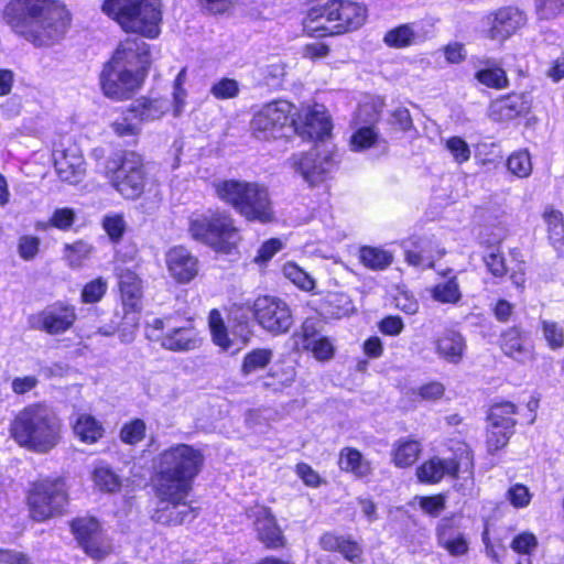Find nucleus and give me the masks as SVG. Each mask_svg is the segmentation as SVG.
<instances>
[{"label":"nucleus","instance_id":"bb28decb","mask_svg":"<svg viewBox=\"0 0 564 564\" xmlns=\"http://www.w3.org/2000/svg\"><path fill=\"white\" fill-rule=\"evenodd\" d=\"M254 530L258 540L267 547L276 549L284 545V536L269 509L261 507L254 511Z\"/></svg>","mask_w":564,"mask_h":564},{"label":"nucleus","instance_id":"6e6552de","mask_svg":"<svg viewBox=\"0 0 564 564\" xmlns=\"http://www.w3.org/2000/svg\"><path fill=\"white\" fill-rule=\"evenodd\" d=\"M289 164L310 187H315L335 171L338 164L337 149L333 142L315 144L310 151L293 154Z\"/></svg>","mask_w":564,"mask_h":564},{"label":"nucleus","instance_id":"a19ab883","mask_svg":"<svg viewBox=\"0 0 564 564\" xmlns=\"http://www.w3.org/2000/svg\"><path fill=\"white\" fill-rule=\"evenodd\" d=\"M273 358V351L268 348L253 349L248 352L241 366V372L248 376L254 371L265 368Z\"/></svg>","mask_w":564,"mask_h":564},{"label":"nucleus","instance_id":"2eb2a0df","mask_svg":"<svg viewBox=\"0 0 564 564\" xmlns=\"http://www.w3.org/2000/svg\"><path fill=\"white\" fill-rule=\"evenodd\" d=\"M77 318L73 305L63 302H55L42 311L29 317V325L32 329L44 332L48 335L64 334L73 327Z\"/></svg>","mask_w":564,"mask_h":564},{"label":"nucleus","instance_id":"864d4df0","mask_svg":"<svg viewBox=\"0 0 564 564\" xmlns=\"http://www.w3.org/2000/svg\"><path fill=\"white\" fill-rule=\"evenodd\" d=\"M94 479L96 485L101 489L109 492L116 491L120 488L121 481L110 468L101 467L95 470Z\"/></svg>","mask_w":564,"mask_h":564},{"label":"nucleus","instance_id":"c85d7f7f","mask_svg":"<svg viewBox=\"0 0 564 564\" xmlns=\"http://www.w3.org/2000/svg\"><path fill=\"white\" fill-rule=\"evenodd\" d=\"M340 34L356 30L366 19V8L348 0H330Z\"/></svg>","mask_w":564,"mask_h":564},{"label":"nucleus","instance_id":"09e8293b","mask_svg":"<svg viewBox=\"0 0 564 564\" xmlns=\"http://www.w3.org/2000/svg\"><path fill=\"white\" fill-rule=\"evenodd\" d=\"M539 20H553L564 14V0H534Z\"/></svg>","mask_w":564,"mask_h":564},{"label":"nucleus","instance_id":"a18cd8bd","mask_svg":"<svg viewBox=\"0 0 564 564\" xmlns=\"http://www.w3.org/2000/svg\"><path fill=\"white\" fill-rule=\"evenodd\" d=\"M208 324L212 332L213 340L223 349H228L231 346V340L228 337L227 328L224 324L220 313L213 310L208 316Z\"/></svg>","mask_w":564,"mask_h":564},{"label":"nucleus","instance_id":"5701e85b","mask_svg":"<svg viewBox=\"0 0 564 564\" xmlns=\"http://www.w3.org/2000/svg\"><path fill=\"white\" fill-rule=\"evenodd\" d=\"M54 165L58 177L63 182L78 184L85 176V160L76 145L55 151Z\"/></svg>","mask_w":564,"mask_h":564},{"label":"nucleus","instance_id":"338daca9","mask_svg":"<svg viewBox=\"0 0 564 564\" xmlns=\"http://www.w3.org/2000/svg\"><path fill=\"white\" fill-rule=\"evenodd\" d=\"M390 124L402 131H409L413 127L410 111L404 107L395 109L391 113Z\"/></svg>","mask_w":564,"mask_h":564},{"label":"nucleus","instance_id":"603ef678","mask_svg":"<svg viewBox=\"0 0 564 564\" xmlns=\"http://www.w3.org/2000/svg\"><path fill=\"white\" fill-rule=\"evenodd\" d=\"M304 348L310 350L319 361L329 360L334 357V345L329 338L325 336H322L312 343L304 344Z\"/></svg>","mask_w":564,"mask_h":564},{"label":"nucleus","instance_id":"c03bdc74","mask_svg":"<svg viewBox=\"0 0 564 564\" xmlns=\"http://www.w3.org/2000/svg\"><path fill=\"white\" fill-rule=\"evenodd\" d=\"M508 171L513 175L525 178L532 173L530 153L525 150L512 153L507 160Z\"/></svg>","mask_w":564,"mask_h":564},{"label":"nucleus","instance_id":"6e6d98bb","mask_svg":"<svg viewBox=\"0 0 564 564\" xmlns=\"http://www.w3.org/2000/svg\"><path fill=\"white\" fill-rule=\"evenodd\" d=\"M107 291V282L102 278H97L88 282L82 292L84 303H96L102 299Z\"/></svg>","mask_w":564,"mask_h":564},{"label":"nucleus","instance_id":"4468645a","mask_svg":"<svg viewBox=\"0 0 564 564\" xmlns=\"http://www.w3.org/2000/svg\"><path fill=\"white\" fill-rule=\"evenodd\" d=\"M99 79L104 95L116 101L131 98L143 84L140 75L111 62L104 66Z\"/></svg>","mask_w":564,"mask_h":564},{"label":"nucleus","instance_id":"dca6fc26","mask_svg":"<svg viewBox=\"0 0 564 564\" xmlns=\"http://www.w3.org/2000/svg\"><path fill=\"white\" fill-rule=\"evenodd\" d=\"M109 62L128 68L144 80L150 67L149 45L141 37H128L120 42Z\"/></svg>","mask_w":564,"mask_h":564},{"label":"nucleus","instance_id":"ea45409f","mask_svg":"<svg viewBox=\"0 0 564 564\" xmlns=\"http://www.w3.org/2000/svg\"><path fill=\"white\" fill-rule=\"evenodd\" d=\"M416 33L411 24H402L386 33L384 43L394 48L411 46L416 42Z\"/></svg>","mask_w":564,"mask_h":564},{"label":"nucleus","instance_id":"393cba45","mask_svg":"<svg viewBox=\"0 0 564 564\" xmlns=\"http://www.w3.org/2000/svg\"><path fill=\"white\" fill-rule=\"evenodd\" d=\"M170 274L180 283L192 281L198 273V261L184 247H175L166 254Z\"/></svg>","mask_w":564,"mask_h":564},{"label":"nucleus","instance_id":"473e14b6","mask_svg":"<svg viewBox=\"0 0 564 564\" xmlns=\"http://www.w3.org/2000/svg\"><path fill=\"white\" fill-rule=\"evenodd\" d=\"M338 465L341 470L351 473L358 478L367 477L371 473L370 463L359 451L351 447L340 451Z\"/></svg>","mask_w":564,"mask_h":564},{"label":"nucleus","instance_id":"a211bd4d","mask_svg":"<svg viewBox=\"0 0 564 564\" xmlns=\"http://www.w3.org/2000/svg\"><path fill=\"white\" fill-rule=\"evenodd\" d=\"M380 117L375 105L365 104L359 106L354 122L357 130L350 138V145L355 151H362L371 148L378 140V132L375 124Z\"/></svg>","mask_w":564,"mask_h":564},{"label":"nucleus","instance_id":"e2e57ef3","mask_svg":"<svg viewBox=\"0 0 564 564\" xmlns=\"http://www.w3.org/2000/svg\"><path fill=\"white\" fill-rule=\"evenodd\" d=\"M508 500L516 508L527 507L531 501V494L527 486L516 484L509 488L507 494Z\"/></svg>","mask_w":564,"mask_h":564},{"label":"nucleus","instance_id":"de8ad7c7","mask_svg":"<svg viewBox=\"0 0 564 564\" xmlns=\"http://www.w3.org/2000/svg\"><path fill=\"white\" fill-rule=\"evenodd\" d=\"M541 327L543 337L552 350H557L564 347V329L558 323L543 319L541 322Z\"/></svg>","mask_w":564,"mask_h":564},{"label":"nucleus","instance_id":"aec40b11","mask_svg":"<svg viewBox=\"0 0 564 564\" xmlns=\"http://www.w3.org/2000/svg\"><path fill=\"white\" fill-rule=\"evenodd\" d=\"M188 495L176 497H159L164 506L159 507L152 514V519L165 525H181L196 517L195 509L186 503Z\"/></svg>","mask_w":564,"mask_h":564},{"label":"nucleus","instance_id":"0e129e2a","mask_svg":"<svg viewBox=\"0 0 564 564\" xmlns=\"http://www.w3.org/2000/svg\"><path fill=\"white\" fill-rule=\"evenodd\" d=\"M75 220V213L70 208H57L51 219L50 223L52 226L65 230L68 229Z\"/></svg>","mask_w":564,"mask_h":564},{"label":"nucleus","instance_id":"7ed1b4c3","mask_svg":"<svg viewBox=\"0 0 564 564\" xmlns=\"http://www.w3.org/2000/svg\"><path fill=\"white\" fill-rule=\"evenodd\" d=\"M203 453L188 444H175L155 459L154 487L158 497L188 495L204 465Z\"/></svg>","mask_w":564,"mask_h":564},{"label":"nucleus","instance_id":"a878e982","mask_svg":"<svg viewBox=\"0 0 564 564\" xmlns=\"http://www.w3.org/2000/svg\"><path fill=\"white\" fill-rule=\"evenodd\" d=\"M436 355L448 364L458 365L463 361L467 344L457 330L446 329L434 341Z\"/></svg>","mask_w":564,"mask_h":564},{"label":"nucleus","instance_id":"4c0bfd02","mask_svg":"<svg viewBox=\"0 0 564 564\" xmlns=\"http://www.w3.org/2000/svg\"><path fill=\"white\" fill-rule=\"evenodd\" d=\"M359 259L368 269L380 271L391 265L393 256L384 249L365 246L359 250Z\"/></svg>","mask_w":564,"mask_h":564},{"label":"nucleus","instance_id":"2f4dec72","mask_svg":"<svg viewBox=\"0 0 564 564\" xmlns=\"http://www.w3.org/2000/svg\"><path fill=\"white\" fill-rule=\"evenodd\" d=\"M166 101L159 98L141 97L137 99L129 108V113L133 118L142 121H153L160 119L166 111Z\"/></svg>","mask_w":564,"mask_h":564},{"label":"nucleus","instance_id":"b1692460","mask_svg":"<svg viewBox=\"0 0 564 564\" xmlns=\"http://www.w3.org/2000/svg\"><path fill=\"white\" fill-rule=\"evenodd\" d=\"M294 124V131L303 139L312 140L315 144L332 142V121L324 109H314L305 116L301 124Z\"/></svg>","mask_w":564,"mask_h":564},{"label":"nucleus","instance_id":"4be33fe9","mask_svg":"<svg viewBox=\"0 0 564 564\" xmlns=\"http://www.w3.org/2000/svg\"><path fill=\"white\" fill-rule=\"evenodd\" d=\"M305 32L315 37L340 34L330 0L312 7L303 21Z\"/></svg>","mask_w":564,"mask_h":564},{"label":"nucleus","instance_id":"0eeeda50","mask_svg":"<svg viewBox=\"0 0 564 564\" xmlns=\"http://www.w3.org/2000/svg\"><path fill=\"white\" fill-rule=\"evenodd\" d=\"M26 502L30 517L36 522L63 516L68 503L65 482L59 478H45L33 482Z\"/></svg>","mask_w":564,"mask_h":564},{"label":"nucleus","instance_id":"f257e3e1","mask_svg":"<svg viewBox=\"0 0 564 564\" xmlns=\"http://www.w3.org/2000/svg\"><path fill=\"white\" fill-rule=\"evenodd\" d=\"M3 21L35 47L58 44L70 28L72 15L61 0H10Z\"/></svg>","mask_w":564,"mask_h":564},{"label":"nucleus","instance_id":"7c9ffc66","mask_svg":"<svg viewBox=\"0 0 564 564\" xmlns=\"http://www.w3.org/2000/svg\"><path fill=\"white\" fill-rule=\"evenodd\" d=\"M480 63L482 67L475 73V78L479 84L497 90L509 86L506 70L495 58H486Z\"/></svg>","mask_w":564,"mask_h":564},{"label":"nucleus","instance_id":"1a4fd4ad","mask_svg":"<svg viewBox=\"0 0 564 564\" xmlns=\"http://www.w3.org/2000/svg\"><path fill=\"white\" fill-rule=\"evenodd\" d=\"M293 105L286 100H276L263 106L252 118L251 129L259 140L276 139L284 135V129H291Z\"/></svg>","mask_w":564,"mask_h":564},{"label":"nucleus","instance_id":"3c124183","mask_svg":"<svg viewBox=\"0 0 564 564\" xmlns=\"http://www.w3.org/2000/svg\"><path fill=\"white\" fill-rule=\"evenodd\" d=\"M91 247L84 241L65 245V258L70 267H79L89 257Z\"/></svg>","mask_w":564,"mask_h":564},{"label":"nucleus","instance_id":"c9c22d12","mask_svg":"<svg viewBox=\"0 0 564 564\" xmlns=\"http://www.w3.org/2000/svg\"><path fill=\"white\" fill-rule=\"evenodd\" d=\"M355 310L356 307L351 299L341 292L328 293L323 305L324 313L334 318L349 316L355 312Z\"/></svg>","mask_w":564,"mask_h":564},{"label":"nucleus","instance_id":"423d86ee","mask_svg":"<svg viewBox=\"0 0 564 564\" xmlns=\"http://www.w3.org/2000/svg\"><path fill=\"white\" fill-rule=\"evenodd\" d=\"M188 232L195 240L226 253L235 248L240 239L232 216L228 212L219 209L192 214Z\"/></svg>","mask_w":564,"mask_h":564},{"label":"nucleus","instance_id":"13d9d810","mask_svg":"<svg viewBox=\"0 0 564 564\" xmlns=\"http://www.w3.org/2000/svg\"><path fill=\"white\" fill-rule=\"evenodd\" d=\"M538 547V539L531 532L517 535L511 542V549L521 554H531Z\"/></svg>","mask_w":564,"mask_h":564},{"label":"nucleus","instance_id":"f8f14e48","mask_svg":"<svg viewBox=\"0 0 564 564\" xmlns=\"http://www.w3.org/2000/svg\"><path fill=\"white\" fill-rule=\"evenodd\" d=\"M111 182L123 197L138 198L143 193L145 185L142 156L134 151L124 152Z\"/></svg>","mask_w":564,"mask_h":564},{"label":"nucleus","instance_id":"f03ea898","mask_svg":"<svg viewBox=\"0 0 564 564\" xmlns=\"http://www.w3.org/2000/svg\"><path fill=\"white\" fill-rule=\"evenodd\" d=\"M10 436L28 451L46 454L62 441L63 423L46 403H32L20 410L10 423Z\"/></svg>","mask_w":564,"mask_h":564},{"label":"nucleus","instance_id":"f704fd0d","mask_svg":"<svg viewBox=\"0 0 564 564\" xmlns=\"http://www.w3.org/2000/svg\"><path fill=\"white\" fill-rule=\"evenodd\" d=\"M73 430L82 442L88 444L97 442L104 434L102 425L90 414L78 415L73 425Z\"/></svg>","mask_w":564,"mask_h":564},{"label":"nucleus","instance_id":"6ab92c4d","mask_svg":"<svg viewBox=\"0 0 564 564\" xmlns=\"http://www.w3.org/2000/svg\"><path fill=\"white\" fill-rule=\"evenodd\" d=\"M489 21L490 26L486 31V36L502 43L527 23V17L518 8L506 7L495 12Z\"/></svg>","mask_w":564,"mask_h":564},{"label":"nucleus","instance_id":"e433bc0d","mask_svg":"<svg viewBox=\"0 0 564 564\" xmlns=\"http://www.w3.org/2000/svg\"><path fill=\"white\" fill-rule=\"evenodd\" d=\"M421 449L419 441L401 438L394 445L393 463L398 467H409L416 462Z\"/></svg>","mask_w":564,"mask_h":564},{"label":"nucleus","instance_id":"ddd939ff","mask_svg":"<svg viewBox=\"0 0 564 564\" xmlns=\"http://www.w3.org/2000/svg\"><path fill=\"white\" fill-rule=\"evenodd\" d=\"M70 529L84 552L96 561L105 560L112 552L110 540L101 530L99 521L91 517L72 521Z\"/></svg>","mask_w":564,"mask_h":564},{"label":"nucleus","instance_id":"f3484780","mask_svg":"<svg viewBox=\"0 0 564 564\" xmlns=\"http://www.w3.org/2000/svg\"><path fill=\"white\" fill-rule=\"evenodd\" d=\"M116 276L119 281V289L123 307L126 310V324L135 328L138 325V312L141 310V280L131 270L123 267H116Z\"/></svg>","mask_w":564,"mask_h":564},{"label":"nucleus","instance_id":"680f3d73","mask_svg":"<svg viewBox=\"0 0 564 564\" xmlns=\"http://www.w3.org/2000/svg\"><path fill=\"white\" fill-rule=\"evenodd\" d=\"M512 434L511 430L494 429L490 426L487 436L489 452L494 453L505 447Z\"/></svg>","mask_w":564,"mask_h":564},{"label":"nucleus","instance_id":"37998d69","mask_svg":"<svg viewBox=\"0 0 564 564\" xmlns=\"http://www.w3.org/2000/svg\"><path fill=\"white\" fill-rule=\"evenodd\" d=\"M432 296L441 303H457L462 299V293L456 278H451L445 282L436 284L432 290Z\"/></svg>","mask_w":564,"mask_h":564},{"label":"nucleus","instance_id":"20e7f679","mask_svg":"<svg viewBox=\"0 0 564 564\" xmlns=\"http://www.w3.org/2000/svg\"><path fill=\"white\" fill-rule=\"evenodd\" d=\"M216 196L249 221L261 224L274 219V212L265 186L241 180H220L214 183Z\"/></svg>","mask_w":564,"mask_h":564},{"label":"nucleus","instance_id":"9d476101","mask_svg":"<svg viewBox=\"0 0 564 564\" xmlns=\"http://www.w3.org/2000/svg\"><path fill=\"white\" fill-rule=\"evenodd\" d=\"M473 468V455L467 445L462 444L457 454L452 458L434 456L424 462L416 469V476L421 482L436 484L445 476L456 478L459 471L470 473Z\"/></svg>","mask_w":564,"mask_h":564},{"label":"nucleus","instance_id":"39448f33","mask_svg":"<svg viewBox=\"0 0 564 564\" xmlns=\"http://www.w3.org/2000/svg\"><path fill=\"white\" fill-rule=\"evenodd\" d=\"M102 11L126 32L154 39L160 33V0H106Z\"/></svg>","mask_w":564,"mask_h":564},{"label":"nucleus","instance_id":"79ce46f5","mask_svg":"<svg viewBox=\"0 0 564 564\" xmlns=\"http://www.w3.org/2000/svg\"><path fill=\"white\" fill-rule=\"evenodd\" d=\"M501 349L507 356L516 359H520L522 356L527 355L521 333L518 328H510L502 334Z\"/></svg>","mask_w":564,"mask_h":564},{"label":"nucleus","instance_id":"58836bf2","mask_svg":"<svg viewBox=\"0 0 564 564\" xmlns=\"http://www.w3.org/2000/svg\"><path fill=\"white\" fill-rule=\"evenodd\" d=\"M516 405L511 402H501L491 406L488 420L494 429L511 430L516 425Z\"/></svg>","mask_w":564,"mask_h":564},{"label":"nucleus","instance_id":"c756f323","mask_svg":"<svg viewBox=\"0 0 564 564\" xmlns=\"http://www.w3.org/2000/svg\"><path fill=\"white\" fill-rule=\"evenodd\" d=\"M197 330L188 326L170 328L161 338V346L171 351H189L200 346Z\"/></svg>","mask_w":564,"mask_h":564},{"label":"nucleus","instance_id":"bf43d9fd","mask_svg":"<svg viewBox=\"0 0 564 564\" xmlns=\"http://www.w3.org/2000/svg\"><path fill=\"white\" fill-rule=\"evenodd\" d=\"M446 148L459 164L468 161L470 158V150L467 142L459 137L448 139Z\"/></svg>","mask_w":564,"mask_h":564},{"label":"nucleus","instance_id":"5fc2aeb1","mask_svg":"<svg viewBox=\"0 0 564 564\" xmlns=\"http://www.w3.org/2000/svg\"><path fill=\"white\" fill-rule=\"evenodd\" d=\"M239 84L231 78H221L210 87V94L217 99H231L239 94Z\"/></svg>","mask_w":564,"mask_h":564},{"label":"nucleus","instance_id":"72a5a7b5","mask_svg":"<svg viewBox=\"0 0 564 564\" xmlns=\"http://www.w3.org/2000/svg\"><path fill=\"white\" fill-rule=\"evenodd\" d=\"M543 219L547 227L550 242L558 252H564L563 214L552 207H547L543 213Z\"/></svg>","mask_w":564,"mask_h":564},{"label":"nucleus","instance_id":"052dcab7","mask_svg":"<svg viewBox=\"0 0 564 564\" xmlns=\"http://www.w3.org/2000/svg\"><path fill=\"white\" fill-rule=\"evenodd\" d=\"M102 225L112 241L121 239L126 230V221L121 215L106 216Z\"/></svg>","mask_w":564,"mask_h":564},{"label":"nucleus","instance_id":"9b49d317","mask_svg":"<svg viewBox=\"0 0 564 564\" xmlns=\"http://www.w3.org/2000/svg\"><path fill=\"white\" fill-rule=\"evenodd\" d=\"M253 315L258 324L271 335L285 334L293 325L289 304L276 296H260L253 303Z\"/></svg>","mask_w":564,"mask_h":564},{"label":"nucleus","instance_id":"69168bd1","mask_svg":"<svg viewBox=\"0 0 564 564\" xmlns=\"http://www.w3.org/2000/svg\"><path fill=\"white\" fill-rule=\"evenodd\" d=\"M485 263L495 276H503L507 273L505 258L499 251H491L485 256Z\"/></svg>","mask_w":564,"mask_h":564},{"label":"nucleus","instance_id":"cd10ccee","mask_svg":"<svg viewBox=\"0 0 564 564\" xmlns=\"http://www.w3.org/2000/svg\"><path fill=\"white\" fill-rule=\"evenodd\" d=\"M530 109V102L523 94H511L491 102L489 117L494 121H509Z\"/></svg>","mask_w":564,"mask_h":564},{"label":"nucleus","instance_id":"774afa93","mask_svg":"<svg viewBox=\"0 0 564 564\" xmlns=\"http://www.w3.org/2000/svg\"><path fill=\"white\" fill-rule=\"evenodd\" d=\"M0 564H33V562L22 552L0 549Z\"/></svg>","mask_w":564,"mask_h":564},{"label":"nucleus","instance_id":"412c9836","mask_svg":"<svg viewBox=\"0 0 564 564\" xmlns=\"http://www.w3.org/2000/svg\"><path fill=\"white\" fill-rule=\"evenodd\" d=\"M460 516L442 518L436 527L437 544L452 556H462L468 552V542L460 531Z\"/></svg>","mask_w":564,"mask_h":564},{"label":"nucleus","instance_id":"8fccbe9b","mask_svg":"<svg viewBox=\"0 0 564 564\" xmlns=\"http://www.w3.org/2000/svg\"><path fill=\"white\" fill-rule=\"evenodd\" d=\"M145 423L141 419H135L124 424L120 431V438L123 443L134 445L141 442L145 436Z\"/></svg>","mask_w":564,"mask_h":564},{"label":"nucleus","instance_id":"49530a36","mask_svg":"<svg viewBox=\"0 0 564 564\" xmlns=\"http://www.w3.org/2000/svg\"><path fill=\"white\" fill-rule=\"evenodd\" d=\"M282 272L286 279L304 291H312L315 286L313 278L293 262L285 263Z\"/></svg>","mask_w":564,"mask_h":564},{"label":"nucleus","instance_id":"4d7b16f0","mask_svg":"<svg viewBox=\"0 0 564 564\" xmlns=\"http://www.w3.org/2000/svg\"><path fill=\"white\" fill-rule=\"evenodd\" d=\"M133 113H129V109L123 116L111 123V128L119 137L137 135L140 132V126L133 122Z\"/></svg>","mask_w":564,"mask_h":564}]
</instances>
